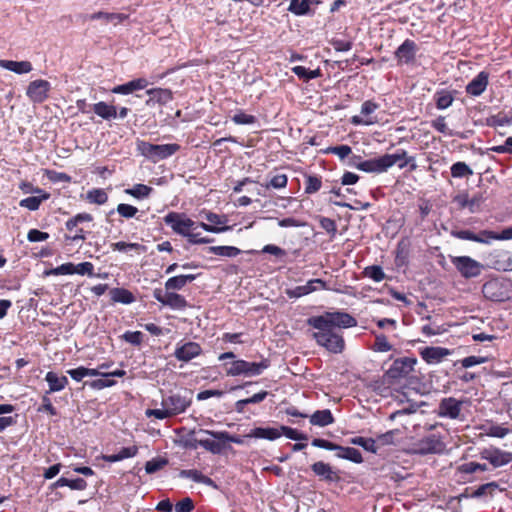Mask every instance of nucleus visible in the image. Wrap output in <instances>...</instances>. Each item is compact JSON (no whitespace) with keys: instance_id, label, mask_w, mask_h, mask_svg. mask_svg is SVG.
I'll use <instances>...</instances> for the list:
<instances>
[{"instance_id":"obj_42","label":"nucleus","mask_w":512,"mask_h":512,"mask_svg":"<svg viewBox=\"0 0 512 512\" xmlns=\"http://www.w3.org/2000/svg\"><path fill=\"white\" fill-rule=\"evenodd\" d=\"M291 70L295 75H297L300 79H302L305 82H308L312 79L321 76V70L319 68L315 70H309L304 66H294L292 67Z\"/></svg>"},{"instance_id":"obj_38","label":"nucleus","mask_w":512,"mask_h":512,"mask_svg":"<svg viewBox=\"0 0 512 512\" xmlns=\"http://www.w3.org/2000/svg\"><path fill=\"white\" fill-rule=\"evenodd\" d=\"M165 298H166L165 306H169L172 309L181 310V309H185L186 307H188V302L185 299V297L178 293L167 291L165 293Z\"/></svg>"},{"instance_id":"obj_53","label":"nucleus","mask_w":512,"mask_h":512,"mask_svg":"<svg viewBox=\"0 0 512 512\" xmlns=\"http://www.w3.org/2000/svg\"><path fill=\"white\" fill-rule=\"evenodd\" d=\"M74 274V264L71 262H67L64 264H61L60 266H57L55 268H51L50 270H45L44 275L45 276H58V275H71Z\"/></svg>"},{"instance_id":"obj_14","label":"nucleus","mask_w":512,"mask_h":512,"mask_svg":"<svg viewBox=\"0 0 512 512\" xmlns=\"http://www.w3.org/2000/svg\"><path fill=\"white\" fill-rule=\"evenodd\" d=\"M480 458L488 461L493 468L502 467L512 462V453L498 447L484 448L479 453Z\"/></svg>"},{"instance_id":"obj_10","label":"nucleus","mask_w":512,"mask_h":512,"mask_svg":"<svg viewBox=\"0 0 512 512\" xmlns=\"http://www.w3.org/2000/svg\"><path fill=\"white\" fill-rule=\"evenodd\" d=\"M311 444L314 447L330 450V451H337V457L341 459H346L349 461H352L354 463H362L363 457L361 452L353 447H343L341 445H338L334 442H331L326 439L322 438H314L311 442Z\"/></svg>"},{"instance_id":"obj_29","label":"nucleus","mask_w":512,"mask_h":512,"mask_svg":"<svg viewBox=\"0 0 512 512\" xmlns=\"http://www.w3.org/2000/svg\"><path fill=\"white\" fill-rule=\"evenodd\" d=\"M45 381L48 383L49 389L46 391V394H51L54 392H59L68 385V378L64 375L59 376L57 373L53 371H49L46 373Z\"/></svg>"},{"instance_id":"obj_11","label":"nucleus","mask_w":512,"mask_h":512,"mask_svg":"<svg viewBox=\"0 0 512 512\" xmlns=\"http://www.w3.org/2000/svg\"><path fill=\"white\" fill-rule=\"evenodd\" d=\"M164 223L178 235L186 237L194 229L195 222L185 213L171 211L163 218Z\"/></svg>"},{"instance_id":"obj_31","label":"nucleus","mask_w":512,"mask_h":512,"mask_svg":"<svg viewBox=\"0 0 512 512\" xmlns=\"http://www.w3.org/2000/svg\"><path fill=\"white\" fill-rule=\"evenodd\" d=\"M0 67L12 71L16 74H27L32 71L33 66L30 61L0 60Z\"/></svg>"},{"instance_id":"obj_1","label":"nucleus","mask_w":512,"mask_h":512,"mask_svg":"<svg viewBox=\"0 0 512 512\" xmlns=\"http://www.w3.org/2000/svg\"><path fill=\"white\" fill-rule=\"evenodd\" d=\"M307 324L318 330L313 333V338L318 345L323 346L331 353L338 354L344 350L345 341L335 329L355 327L357 320L347 312L334 311L312 316L307 319Z\"/></svg>"},{"instance_id":"obj_3","label":"nucleus","mask_w":512,"mask_h":512,"mask_svg":"<svg viewBox=\"0 0 512 512\" xmlns=\"http://www.w3.org/2000/svg\"><path fill=\"white\" fill-rule=\"evenodd\" d=\"M199 433L210 435L214 438L211 439H200L197 441L200 447L212 454H220L226 447V443L242 444L243 440L236 435H231L227 431H212L206 429H200Z\"/></svg>"},{"instance_id":"obj_60","label":"nucleus","mask_w":512,"mask_h":512,"mask_svg":"<svg viewBox=\"0 0 512 512\" xmlns=\"http://www.w3.org/2000/svg\"><path fill=\"white\" fill-rule=\"evenodd\" d=\"M116 210L117 213L125 219L133 218L138 213L137 207L126 203L118 204Z\"/></svg>"},{"instance_id":"obj_46","label":"nucleus","mask_w":512,"mask_h":512,"mask_svg":"<svg viewBox=\"0 0 512 512\" xmlns=\"http://www.w3.org/2000/svg\"><path fill=\"white\" fill-rule=\"evenodd\" d=\"M453 235L461 240H469L474 241L478 243H486L488 244V238L481 235V232L479 234H475L470 230H459L456 232H453Z\"/></svg>"},{"instance_id":"obj_33","label":"nucleus","mask_w":512,"mask_h":512,"mask_svg":"<svg viewBox=\"0 0 512 512\" xmlns=\"http://www.w3.org/2000/svg\"><path fill=\"white\" fill-rule=\"evenodd\" d=\"M38 196H30L20 200L19 206L26 208L30 211H36L39 209L42 202L50 198V193L44 191V193H36Z\"/></svg>"},{"instance_id":"obj_27","label":"nucleus","mask_w":512,"mask_h":512,"mask_svg":"<svg viewBox=\"0 0 512 512\" xmlns=\"http://www.w3.org/2000/svg\"><path fill=\"white\" fill-rule=\"evenodd\" d=\"M149 82L145 78L133 79L127 83L115 86L111 91L114 94L128 95L134 91L144 89Z\"/></svg>"},{"instance_id":"obj_28","label":"nucleus","mask_w":512,"mask_h":512,"mask_svg":"<svg viewBox=\"0 0 512 512\" xmlns=\"http://www.w3.org/2000/svg\"><path fill=\"white\" fill-rule=\"evenodd\" d=\"M247 437L274 441L281 437L280 426L279 427H255L247 434Z\"/></svg>"},{"instance_id":"obj_39","label":"nucleus","mask_w":512,"mask_h":512,"mask_svg":"<svg viewBox=\"0 0 512 512\" xmlns=\"http://www.w3.org/2000/svg\"><path fill=\"white\" fill-rule=\"evenodd\" d=\"M110 294L114 302L130 304L135 301L133 293L125 288H114L111 290Z\"/></svg>"},{"instance_id":"obj_30","label":"nucleus","mask_w":512,"mask_h":512,"mask_svg":"<svg viewBox=\"0 0 512 512\" xmlns=\"http://www.w3.org/2000/svg\"><path fill=\"white\" fill-rule=\"evenodd\" d=\"M320 3V0H291L287 10L296 16H303L313 13L311 6Z\"/></svg>"},{"instance_id":"obj_57","label":"nucleus","mask_w":512,"mask_h":512,"mask_svg":"<svg viewBox=\"0 0 512 512\" xmlns=\"http://www.w3.org/2000/svg\"><path fill=\"white\" fill-rule=\"evenodd\" d=\"M398 433H399L398 429H393V430H389L385 433L377 435L375 440H377L378 449L383 446L394 444V437Z\"/></svg>"},{"instance_id":"obj_21","label":"nucleus","mask_w":512,"mask_h":512,"mask_svg":"<svg viewBox=\"0 0 512 512\" xmlns=\"http://www.w3.org/2000/svg\"><path fill=\"white\" fill-rule=\"evenodd\" d=\"M202 347L199 343L188 341L183 344L178 343L174 351V357L178 361L189 362L202 354Z\"/></svg>"},{"instance_id":"obj_37","label":"nucleus","mask_w":512,"mask_h":512,"mask_svg":"<svg viewBox=\"0 0 512 512\" xmlns=\"http://www.w3.org/2000/svg\"><path fill=\"white\" fill-rule=\"evenodd\" d=\"M304 192L305 194L312 195L317 193L322 187V178L318 175L305 174L304 175Z\"/></svg>"},{"instance_id":"obj_45","label":"nucleus","mask_w":512,"mask_h":512,"mask_svg":"<svg viewBox=\"0 0 512 512\" xmlns=\"http://www.w3.org/2000/svg\"><path fill=\"white\" fill-rule=\"evenodd\" d=\"M153 191V188L145 185V184H135L132 188H128L125 190V193L137 198L143 199L147 198Z\"/></svg>"},{"instance_id":"obj_58","label":"nucleus","mask_w":512,"mask_h":512,"mask_svg":"<svg viewBox=\"0 0 512 512\" xmlns=\"http://www.w3.org/2000/svg\"><path fill=\"white\" fill-rule=\"evenodd\" d=\"M288 177L286 174H277L271 178V180L263 185L266 189L274 188V189H282L287 186Z\"/></svg>"},{"instance_id":"obj_59","label":"nucleus","mask_w":512,"mask_h":512,"mask_svg":"<svg viewBox=\"0 0 512 512\" xmlns=\"http://www.w3.org/2000/svg\"><path fill=\"white\" fill-rule=\"evenodd\" d=\"M232 121L237 125H251L257 122V118L240 110L232 117Z\"/></svg>"},{"instance_id":"obj_18","label":"nucleus","mask_w":512,"mask_h":512,"mask_svg":"<svg viewBox=\"0 0 512 512\" xmlns=\"http://www.w3.org/2000/svg\"><path fill=\"white\" fill-rule=\"evenodd\" d=\"M464 402V400H458L454 397L443 398L438 405V415L443 418L458 419Z\"/></svg>"},{"instance_id":"obj_64","label":"nucleus","mask_w":512,"mask_h":512,"mask_svg":"<svg viewBox=\"0 0 512 512\" xmlns=\"http://www.w3.org/2000/svg\"><path fill=\"white\" fill-rule=\"evenodd\" d=\"M121 338L134 346H139L143 341V334L140 331H126Z\"/></svg>"},{"instance_id":"obj_22","label":"nucleus","mask_w":512,"mask_h":512,"mask_svg":"<svg viewBox=\"0 0 512 512\" xmlns=\"http://www.w3.org/2000/svg\"><path fill=\"white\" fill-rule=\"evenodd\" d=\"M489 85V73L480 71L465 87L467 95L472 97L481 96Z\"/></svg>"},{"instance_id":"obj_25","label":"nucleus","mask_w":512,"mask_h":512,"mask_svg":"<svg viewBox=\"0 0 512 512\" xmlns=\"http://www.w3.org/2000/svg\"><path fill=\"white\" fill-rule=\"evenodd\" d=\"M146 94L149 96L148 100L146 101L148 106L155 104L166 105L173 100V93L170 89L167 88H151L146 91Z\"/></svg>"},{"instance_id":"obj_7","label":"nucleus","mask_w":512,"mask_h":512,"mask_svg":"<svg viewBox=\"0 0 512 512\" xmlns=\"http://www.w3.org/2000/svg\"><path fill=\"white\" fill-rule=\"evenodd\" d=\"M192 391L183 389L171 392L164 396L161 401L162 407H167L172 416L184 413L192 404Z\"/></svg>"},{"instance_id":"obj_17","label":"nucleus","mask_w":512,"mask_h":512,"mask_svg":"<svg viewBox=\"0 0 512 512\" xmlns=\"http://www.w3.org/2000/svg\"><path fill=\"white\" fill-rule=\"evenodd\" d=\"M378 108V103L372 100L364 101L361 105V115L352 116L351 123L356 126H370L378 123L377 117L372 115Z\"/></svg>"},{"instance_id":"obj_2","label":"nucleus","mask_w":512,"mask_h":512,"mask_svg":"<svg viewBox=\"0 0 512 512\" xmlns=\"http://www.w3.org/2000/svg\"><path fill=\"white\" fill-rule=\"evenodd\" d=\"M230 359L229 362L223 363V369L228 377H254L261 375L264 370L270 367L271 362L268 358H262L260 362H249L236 357L232 351L221 353L218 357L219 361Z\"/></svg>"},{"instance_id":"obj_50","label":"nucleus","mask_w":512,"mask_h":512,"mask_svg":"<svg viewBox=\"0 0 512 512\" xmlns=\"http://www.w3.org/2000/svg\"><path fill=\"white\" fill-rule=\"evenodd\" d=\"M168 464V460L163 457H155L147 461L145 471L147 474H153L163 469Z\"/></svg>"},{"instance_id":"obj_55","label":"nucleus","mask_w":512,"mask_h":512,"mask_svg":"<svg viewBox=\"0 0 512 512\" xmlns=\"http://www.w3.org/2000/svg\"><path fill=\"white\" fill-rule=\"evenodd\" d=\"M87 199L91 203L102 205V204L107 202L108 195H107V193L103 189L95 188V189H92V190L88 191Z\"/></svg>"},{"instance_id":"obj_63","label":"nucleus","mask_w":512,"mask_h":512,"mask_svg":"<svg viewBox=\"0 0 512 512\" xmlns=\"http://www.w3.org/2000/svg\"><path fill=\"white\" fill-rule=\"evenodd\" d=\"M512 430L502 427L500 425L494 424L487 428L486 435L489 437H495V438H504L506 435H508Z\"/></svg>"},{"instance_id":"obj_36","label":"nucleus","mask_w":512,"mask_h":512,"mask_svg":"<svg viewBox=\"0 0 512 512\" xmlns=\"http://www.w3.org/2000/svg\"><path fill=\"white\" fill-rule=\"evenodd\" d=\"M179 475L182 478H189L196 483H202L205 485L213 484V480L210 477L204 475L201 471L197 469L181 470Z\"/></svg>"},{"instance_id":"obj_12","label":"nucleus","mask_w":512,"mask_h":512,"mask_svg":"<svg viewBox=\"0 0 512 512\" xmlns=\"http://www.w3.org/2000/svg\"><path fill=\"white\" fill-rule=\"evenodd\" d=\"M450 261L460 275L465 279L478 277L483 265L469 256H451Z\"/></svg>"},{"instance_id":"obj_41","label":"nucleus","mask_w":512,"mask_h":512,"mask_svg":"<svg viewBox=\"0 0 512 512\" xmlns=\"http://www.w3.org/2000/svg\"><path fill=\"white\" fill-rule=\"evenodd\" d=\"M208 251L214 255L221 257H236L241 253V250L235 246H211Z\"/></svg>"},{"instance_id":"obj_15","label":"nucleus","mask_w":512,"mask_h":512,"mask_svg":"<svg viewBox=\"0 0 512 512\" xmlns=\"http://www.w3.org/2000/svg\"><path fill=\"white\" fill-rule=\"evenodd\" d=\"M50 90L51 84L49 81L37 79L28 84L26 95L31 102L41 104L48 99Z\"/></svg>"},{"instance_id":"obj_24","label":"nucleus","mask_w":512,"mask_h":512,"mask_svg":"<svg viewBox=\"0 0 512 512\" xmlns=\"http://www.w3.org/2000/svg\"><path fill=\"white\" fill-rule=\"evenodd\" d=\"M488 470V466L486 464L478 463V462H466L462 463L456 468V474L460 476V479L463 482H471L473 481L472 475L478 471L484 472Z\"/></svg>"},{"instance_id":"obj_6","label":"nucleus","mask_w":512,"mask_h":512,"mask_svg":"<svg viewBox=\"0 0 512 512\" xmlns=\"http://www.w3.org/2000/svg\"><path fill=\"white\" fill-rule=\"evenodd\" d=\"M482 293L486 299L491 301H506L512 294L511 283L503 278H491L483 284Z\"/></svg>"},{"instance_id":"obj_32","label":"nucleus","mask_w":512,"mask_h":512,"mask_svg":"<svg viewBox=\"0 0 512 512\" xmlns=\"http://www.w3.org/2000/svg\"><path fill=\"white\" fill-rule=\"evenodd\" d=\"M197 276V274L173 276L165 282V289L167 291L181 290L187 283L194 281Z\"/></svg>"},{"instance_id":"obj_56","label":"nucleus","mask_w":512,"mask_h":512,"mask_svg":"<svg viewBox=\"0 0 512 512\" xmlns=\"http://www.w3.org/2000/svg\"><path fill=\"white\" fill-rule=\"evenodd\" d=\"M324 154H334L340 159H345L352 153V149L348 145L331 146L322 151Z\"/></svg>"},{"instance_id":"obj_5","label":"nucleus","mask_w":512,"mask_h":512,"mask_svg":"<svg viewBox=\"0 0 512 512\" xmlns=\"http://www.w3.org/2000/svg\"><path fill=\"white\" fill-rule=\"evenodd\" d=\"M417 364L416 357H401L393 361L389 369L384 373V379L389 385L399 383L410 376Z\"/></svg>"},{"instance_id":"obj_23","label":"nucleus","mask_w":512,"mask_h":512,"mask_svg":"<svg viewBox=\"0 0 512 512\" xmlns=\"http://www.w3.org/2000/svg\"><path fill=\"white\" fill-rule=\"evenodd\" d=\"M460 92L452 88L437 89L433 94V101L438 110H446L453 105Z\"/></svg>"},{"instance_id":"obj_48","label":"nucleus","mask_w":512,"mask_h":512,"mask_svg":"<svg viewBox=\"0 0 512 512\" xmlns=\"http://www.w3.org/2000/svg\"><path fill=\"white\" fill-rule=\"evenodd\" d=\"M375 341L372 346V350L375 352H388L393 349V346L389 343L386 335L383 333H374Z\"/></svg>"},{"instance_id":"obj_35","label":"nucleus","mask_w":512,"mask_h":512,"mask_svg":"<svg viewBox=\"0 0 512 512\" xmlns=\"http://www.w3.org/2000/svg\"><path fill=\"white\" fill-rule=\"evenodd\" d=\"M310 423L312 425L325 427L334 422V417L329 409L317 410L310 417Z\"/></svg>"},{"instance_id":"obj_34","label":"nucleus","mask_w":512,"mask_h":512,"mask_svg":"<svg viewBox=\"0 0 512 512\" xmlns=\"http://www.w3.org/2000/svg\"><path fill=\"white\" fill-rule=\"evenodd\" d=\"M93 112L104 120H110L117 117V109L104 101L97 102L92 106Z\"/></svg>"},{"instance_id":"obj_62","label":"nucleus","mask_w":512,"mask_h":512,"mask_svg":"<svg viewBox=\"0 0 512 512\" xmlns=\"http://www.w3.org/2000/svg\"><path fill=\"white\" fill-rule=\"evenodd\" d=\"M319 224L322 229H324L329 235L330 238L333 239L337 234V225L336 222L328 217H320Z\"/></svg>"},{"instance_id":"obj_49","label":"nucleus","mask_w":512,"mask_h":512,"mask_svg":"<svg viewBox=\"0 0 512 512\" xmlns=\"http://www.w3.org/2000/svg\"><path fill=\"white\" fill-rule=\"evenodd\" d=\"M451 175L454 178H464L473 174L472 169L465 162H456L451 168Z\"/></svg>"},{"instance_id":"obj_47","label":"nucleus","mask_w":512,"mask_h":512,"mask_svg":"<svg viewBox=\"0 0 512 512\" xmlns=\"http://www.w3.org/2000/svg\"><path fill=\"white\" fill-rule=\"evenodd\" d=\"M481 235L488 238V243H490L491 240H510L512 239V226L503 229L501 233L482 230Z\"/></svg>"},{"instance_id":"obj_52","label":"nucleus","mask_w":512,"mask_h":512,"mask_svg":"<svg viewBox=\"0 0 512 512\" xmlns=\"http://www.w3.org/2000/svg\"><path fill=\"white\" fill-rule=\"evenodd\" d=\"M128 15L127 14H123V13H108V12H103V11H98V12H95L93 13L92 15H90V20H97V19H106L108 21H113V20H117L118 22H123L125 21L126 19H128Z\"/></svg>"},{"instance_id":"obj_61","label":"nucleus","mask_w":512,"mask_h":512,"mask_svg":"<svg viewBox=\"0 0 512 512\" xmlns=\"http://www.w3.org/2000/svg\"><path fill=\"white\" fill-rule=\"evenodd\" d=\"M281 436L285 435L287 438L295 441L307 440L308 436L304 433L298 432L296 429L281 425L280 426Z\"/></svg>"},{"instance_id":"obj_51","label":"nucleus","mask_w":512,"mask_h":512,"mask_svg":"<svg viewBox=\"0 0 512 512\" xmlns=\"http://www.w3.org/2000/svg\"><path fill=\"white\" fill-rule=\"evenodd\" d=\"M363 274L365 277H368L375 282H381L386 277L382 267L379 265L367 266L364 269Z\"/></svg>"},{"instance_id":"obj_44","label":"nucleus","mask_w":512,"mask_h":512,"mask_svg":"<svg viewBox=\"0 0 512 512\" xmlns=\"http://www.w3.org/2000/svg\"><path fill=\"white\" fill-rule=\"evenodd\" d=\"M311 469L315 473V475L323 477L324 479L329 481L333 480L334 473L329 464L324 463L323 461H318L311 465Z\"/></svg>"},{"instance_id":"obj_4","label":"nucleus","mask_w":512,"mask_h":512,"mask_svg":"<svg viewBox=\"0 0 512 512\" xmlns=\"http://www.w3.org/2000/svg\"><path fill=\"white\" fill-rule=\"evenodd\" d=\"M137 149L141 155L156 163L174 155L180 150V145L177 143L152 144L147 141H138Z\"/></svg>"},{"instance_id":"obj_13","label":"nucleus","mask_w":512,"mask_h":512,"mask_svg":"<svg viewBox=\"0 0 512 512\" xmlns=\"http://www.w3.org/2000/svg\"><path fill=\"white\" fill-rule=\"evenodd\" d=\"M419 47L412 39H405L395 50L394 57L398 65H413L416 62Z\"/></svg>"},{"instance_id":"obj_8","label":"nucleus","mask_w":512,"mask_h":512,"mask_svg":"<svg viewBox=\"0 0 512 512\" xmlns=\"http://www.w3.org/2000/svg\"><path fill=\"white\" fill-rule=\"evenodd\" d=\"M393 161L394 160L389 157L388 154L364 161L361 160L360 156L353 155L350 159V165L367 173L380 174L387 172L392 167Z\"/></svg>"},{"instance_id":"obj_16","label":"nucleus","mask_w":512,"mask_h":512,"mask_svg":"<svg viewBox=\"0 0 512 512\" xmlns=\"http://www.w3.org/2000/svg\"><path fill=\"white\" fill-rule=\"evenodd\" d=\"M445 444L440 436L431 434L423 437L414 445V451L420 455L437 454L443 452Z\"/></svg>"},{"instance_id":"obj_40","label":"nucleus","mask_w":512,"mask_h":512,"mask_svg":"<svg viewBox=\"0 0 512 512\" xmlns=\"http://www.w3.org/2000/svg\"><path fill=\"white\" fill-rule=\"evenodd\" d=\"M113 251L127 252L128 250H134L137 254H143L146 252L147 247L139 243H127L119 241L111 244Z\"/></svg>"},{"instance_id":"obj_54","label":"nucleus","mask_w":512,"mask_h":512,"mask_svg":"<svg viewBox=\"0 0 512 512\" xmlns=\"http://www.w3.org/2000/svg\"><path fill=\"white\" fill-rule=\"evenodd\" d=\"M44 174L47 177V179L49 181H51L52 183H58V182L70 183L72 181L71 176L64 172H58L55 170L45 169Z\"/></svg>"},{"instance_id":"obj_9","label":"nucleus","mask_w":512,"mask_h":512,"mask_svg":"<svg viewBox=\"0 0 512 512\" xmlns=\"http://www.w3.org/2000/svg\"><path fill=\"white\" fill-rule=\"evenodd\" d=\"M93 216L90 213L82 212L69 218L65 222V228L69 232L64 235V240L67 243L84 242L87 239V231L79 228L78 225L84 222H92Z\"/></svg>"},{"instance_id":"obj_26","label":"nucleus","mask_w":512,"mask_h":512,"mask_svg":"<svg viewBox=\"0 0 512 512\" xmlns=\"http://www.w3.org/2000/svg\"><path fill=\"white\" fill-rule=\"evenodd\" d=\"M449 354L448 349L443 347L428 346L420 350L421 358L428 364H436Z\"/></svg>"},{"instance_id":"obj_43","label":"nucleus","mask_w":512,"mask_h":512,"mask_svg":"<svg viewBox=\"0 0 512 512\" xmlns=\"http://www.w3.org/2000/svg\"><path fill=\"white\" fill-rule=\"evenodd\" d=\"M351 444L361 446L364 450L371 452V453H377L378 451V445L377 440L374 438H365L361 436L354 437L350 440Z\"/></svg>"},{"instance_id":"obj_20","label":"nucleus","mask_w":512,"mask_h":512,"mask_svg":"<svg viewBox=\"0 0 512 512\" xmlns=\"http://www.w3.org/2000/svg\"><path fill=\"white\" fill-rule=\"evenodd\" d=\"M208 223L200 222L198 224L203 230L211 233H221L230 229L226 226L227 218L225 215H218L213 212H202Z\"/></svg>"},{"instance_id":"obj_19","label":"nucleus","mask_w":512,"mask_h":512,"mask_svg":"<svg viewBox=\"0 0 512 512\" xmlns=\"http://www.w3.org/2000/svg\"><path fill=\"white\" fill-rule=\"evenodd\" d=\"M327 283L319 278L309 280L305 285L296 286L286 290L289 298H300L318 290H328Z\"/></svg>"}]
</instances>
